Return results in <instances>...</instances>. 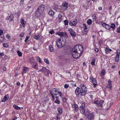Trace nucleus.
I'll return each instance as SVG.
<instances>
[{"label": "nucleus", "instance_id": "4d7b16f0", "mask_svg": "<svg viewBox=\"0 0 120 120\" xmlns=\"http://www.w3.org/2000/svg\"><path fill=\"white\" fill-rule=\"evenodd\" d=\"M69 86V85L67 84H65L64 86V87L65 88L67 89L68 88Z\"/></svg>", "mask_w": 120, "mask_h": 120}, {"label": "nucleus", "instance_id": "f704fd0d", "mask_svg": "<svg viewBox=\"0 0 120 120\" xmlns=\"http://www.w3.org/2000/svg\"><path fill=\"white\" fill-rule=\"evenodd\" d=\"M62 37H66L68 36L67 33H66L62 32Z\"/></svg>", "mask_w": 120, "mask_h": 120}, {"label": "nucleus", "instance_id": "de8ad7c7", "mask_svg": "<svg viewBox=\"0 0 120 120\" xmlns=\"http://www.w3.org/2000/svg\"><path fill=\"white\" fill-rule=\"evenodd\" d=\"M101 24L102 25V26L104 27H105L107 25V24H106L105 23L102 22H101Z\"/></svg>", "mask_w": 120, "mask_h": 120}, {"label": "nucleus", "instance_id": "c9c22d12", "mask_svg": "<svg viewBox=\"0 0 120 120\" xmlns=\"http://www.w3.org/2000/svg\"><path fill=\"white\" fill-rule=\"evenodd\" d=\"M3 36H1V38H0V41L2 42L4 40V36L3 35H2Z\"/></svg>", "mask_w": 120, "mask_h": 120}, {"label": "nucleus", "instance_id": "13d9d810", "mask_svg": "<svg viewBox=\"0 0 120 120\" xmlns=\"http://www.w3.org/2000/svg\"><path fill=\"white\" fill-rule=\"evenodd\" d=\"M62 32H60L58 34L61 37H62Z\"/></svg>", "mask_w": 120, "mask_h": 120}, {"label": "nucleus", "instance_id": "4be33fe9", "mask_svg": "<svg viewBox=\"0 0 120 120\" xmlns=\"http://www.w3.org/2000/svg\"><path fill=\"white\" fill-rule=\"evenodd\" d=\"M58 110L59 114H61L62 112V108L59 107L58 109Z\"/></svg>", "mask_w": 120, "mask_h": 120}, {"label": "nucleus", "instance_id": "f257e3e1", "mask_svg": "<svg viewBox=\"0 0 120 120\" xmlns=\"http://www.w3.org/2000/svg\"><path fill=\"white\" fill-rule=\"evenodd\" d=\"M72 51L81 55L83 51L82 46L80 45H76L74 46Z\"/></svg>", "mask_w": 120, "mask_h": 120}, {"label": "nucleus", "instance_id": "2eb2a0df", "mask_svg": "<svg viewBox=\"0 0 120 120\" xmlns=\"http://www.w3.org/2000/svg\"><path fill=\"white\" fill-rule=\"evenodd\" d=\"M117 52V54L115 58V60L116 62H118L119 59L120 53H118Z\"/></svg>", "mask_w": 120, "mask_h": 120}, {"label": "nucleus", "instance_id": "412c9836", "mask_svg": "<svg viewBox=\"0 0 120 120\" xmlns=\"http://www.w3.org/2000/svg\"><path fill=\"white\" fill-rule=\"evenodd\" d=\"M25 21H24L23 19L22 18L21 20H20V22L24 28L25 27Z\"/></svg>", "mask_w": 120, "mask_h": 120}, {"label": "nucleus", "instance_id": "6e6d98bb", "mask_svg": "<svg viewBox=\"0 0 120 120\" xmlns=\"http://www.w3.org/2000/svg\"><path fill=\"white\" fill-rule=\"evenodd\" d=\"M62 17V15L61 14H60L58 15V18L59 19H61V18Z\"/></svg>", "mask_w": 120, "mask_h": 120}, {"label": "nucleus", "instance_id": "e2e57ef3", "mask_svg": "<svg viewBox=\"0 0 120 120\" xmlns=\"http://www.w3.org/2000/svg\"><path fill=\"white\" fill-rule=\"evenodd\" d=\"M24 36V34H20V35L19 36L20 37L22 38Z\"/></svg>", "mask_w": 120, "mask_h": 120}, {"label": "nucleus", "instance_id": "ddd939ff", "mask_svg": "<svg viewBox=\"0 0 120 120\" xmlns=\"http://www.w3.org/2000/svg\"><path fill=\"white\" fill-rule=\"evenodd\" d=\"M108 83L106 86V87L109 88L110 90L111 89V87L112 86L111 85V81L110 80H109L108 81Z\"/></svg>", "mask_w": 120, "mask_h": 120}, {"label": "nucleus", "instance_id": "9d476101", "mask_svg": "<svg viewBox=\"0 0 120 120\" xmlns=\"http://www.w3.org/2000/svg\"><path fill=\"white\" fill-rule=\"evenodd\" d=\"M94 113H92L89 114L88 117V119L89 120H92L94 119Z\"/></svg>", "mask_w": 120, "mask_h": 120}, {"label": "nucleus", "instance_id": "58836bf2", "mask_svg": "<svg viewBox=\"0 0 120 120\" xmlns=\"http://www.w3.org/2000/svg\"><path fill=\"white\" fill-rule=\"evenodd\" d=\"M105 70L103 69L101 71V76H103L105 74Z\"/></svg>", "mask_w": 120, "mask_h": 120}, {"label": "nucleus", "instance_id": "1a4fd4ad", "mask_svg": "<svg viewBox=\"0 0 120 120\" xmlns=\"http://www.w3.org/2000/svg\"><path fill=\"white\" fill-rule=\"evenodd\" d=\"M68 3L67 2L64 3L62 4L63 8L65 10H66L68 8Z\"/></svg>", "mask_w": 120, "mask_h": 120}, {"label": "nucleus", "instance_id": "603ef678", "mask_svg": "<svg viewBox=\"0 0 120 120\" xmlns=\"http://www.w3.org/2000/svg\"><path fill=\"white\" fill-rule=\"evenodd\" d=\"M59 92L58 91H57L56 92H53V94H54L55 95H56L58 94L59 93Z\"/></svg>", "mask_w": 120, "mask_h": 120}, {"label": "nucleus", "instance_id": "dca6fc26", "mask_svg": "<svg viewBox=\"0 0 120 120\" xmlns=\"http://www.w3.org/2000/svg\"><path fill=\"white\" fill-rule=\"evenodd\" d=\"M32 65L33 67L34 68L36 69H38V65L37 63L36 62L35 63H34L32 64Z\"/></svg>", "mask_w": 120, "mask_h": 120}, {"label": "nucleus", "instance_id": "7ed1b4c3", "mask_svg": "<svg viewBox=\"0 0 120 120\" xmlns=\"http://www.w3.org/2000/svg\"><path fill=\"white\" fill-rule=\"evenodd\" d=\"M80 87L82 91V93L80 94V95L81 96H83L86 94L87 90V88L85 85L83 84L81 85Z\"/></svg>", "mask_w": 120, "mask_h": 120}, {"label": "nucleus", "instance_id": "c756f323", "mask_svg": "<svg viewBox=\"0 0 120 120\" xmlns=\"http://www.w3.org/2000/svg\"><path fill=\"white\" fill-rule=\"evenodd\" d=\"M92 23V21L90 19H88L87 21V24L89 25L91 24Z\"/></svg>", "mask_w": 120, "mask_h": 120}, {"label": "nucleus", "instance_id": "423d86ee", "mask_svg": "<svg viewBox=\"0 0 120 120\" xmlns=\"http://www.w3.org/2000/svg\"><path fill=\"white\" fill-rule=\"evenodd\" d=\"M90 81L91 82L93 83L94 87H95L96 86H97V83L96 82V80L95 79H94L93 78L90 77Z\"/></svg>", "mask_w": 120, "mask_h": 120}, {"label": "nucleus", "instance_id": "3c124183", "mask_svg": "<svg viewBox=\"0 0 120 120\" xmlns=\"http://www.w3.org/2000/svg\"><path fill=\"white\" fill-rule=\"evenodd\" d=\"M49 33L52 34L54 33V31L53 30H52L49 31Z\"/></svg>", "mask_w": 120, "mask_h": 120}, {"label": "nucleus", "instance_id": "f03ea898", "mask_svg": "<svg viewBox=\"0 0 120 120\" xmlns=\"http://www.w3.org/2000/svg\"><path fill=\"white\" fill-rule=\"evenodd\" d=\"M45 8V7L44 5H41L38 7L35 13V15L37 17L40 16L42 13L44 11Z\"/></svg>", "mask_w": 120, "mask_h": 120}, {"label": "nucleus", "instance_id": "bf43d9fd", "mask_svg": "<svg viewBox=\"0 0 120 120\" xmlns=\"http://www.w3.org/2000/svg\"><path fill=\"white\" fill-rule=\"evenodd\" d=\"M6 37L7 38L9 39H10L11 38L10 36L8 34H7L6 35Z\"/></svg>", "mask_w": 120, "mask_h": 120}, {"label": "nucleus", "instance_id": "c85d7f7f", "mask_svg": "<svg viewBox=\"0 0 120 120\" xmlns=\"http://www.w3.org/2000/svg\"><path fill=\"white\" fill-rule=\"evenodd\" d=\"M95 60V58L93 59L92 60L91 62V64L92 65H95L94 62Z\"/></svg>", "mask_w": 120, "mask_h": 120}, {"label": "nucleus", "instance_id": "5fc2aeb1", "mask_svg": "<svg viewBox=\"0 0 120 120\" xmlns=\"http://www.w3.org/2000/svg\"><path fill=\"white\" fill-rule=\"evenodd\" d=\"M52 91L53 92L52 94H53V92H56L57 91H58V90H54L53 89H52L51 90H50L49 91Z\"/></svg>", "mask_w": 120, "mask_h": 120}, {"label": "nucleus", "instance_id": "a18cd8bd", "mask_svg": "<svg viewBox=\"0 0 120 120\" xmlns=\"http://www.w3.org/2000/svg\"><path fill=\"white\" fill-rule=\"evenodd\" d=\"M30 37L29 36H27L26 37L25 40V41L26 42L27 40H28L29 39Z\"/></svg>", "mask_w": 120, "mask_h": 120}, {"label": "nucleus", "instance_id": "4468645a", "mask_svg": "<svg viewBox=\"0 0 120 120\" xmlns=\"http://www.w3.org/2000/svg\"><path fill=\"white\" fill-rule=\"evenodd\" d=\"M9 97L8 94H7L4 97L3 99L1 101L2 102H4L7 101Z\"/></svg>", "mask_w": 120, "mask_h": 120}, {"label": "nucleus", "instance_id": "052dcab7", "mask_svg": "<svg viewBox=\"0 0 120 120\" xmlns=\"http://www.w3.org/2000/svg\"><path fill=\"white\" fill-rule=\"evenodd\" d=\"M97 106H100V107H101L102 106V104L101 103H98V104L97 105Z\"/></svg>", "mask_w": 120, "mask_h": 120}, {"label": "nucleus", "instance_id": "6e6552de", "mask_svg": "<svg viewBox=\"0 0 120 120\" xmlns=\"http://www.w3.org/2000/svg\"><path fill=\"white\" fill-rule=\"evenodd\" d=\"M77 23V21L75 20H74L72 21H71L69 23L70 25L71 26H75Z\"/></svg>", "mask_w": 120, "mask_h": 120}, {"label": "nucleus", "instance_id": "393cba45", "mask_svg": "<svg viewBox=\"0 0 120 120\" xmlns=\"http://www.w3.org/2000/svg\"><path fill=\"white\" fill-rule=\"evenodd\" d=\"M14 108L17 109L19 110L21 109L20 107L18 106L15 105H13Z\"/></svg>", "mask_w": 120, "mask_h": 120}, {"label": "nucleus", "instance_id": "39448f33", "mask_svg": "<svg viewBox=\"0 0 120 120\" xmlns=\"http://www.w3.org/2000/svg\"><path fill=\"white\" fill-rule=\"evenodd\" d=\"M72 54L73 57L75 59H78L81 55V54L73 51H72Z\"/></svg>", "mask_w": 120, "mask_h": 120}, {"label": "nucleus", "instance_id": "a19ab883", "mask_svg": "<svg viewBox=\"0 0 120 120\" xmlns=\"http://www.w3.org/2000/svg\"><path fill=\"white\" fill-rule=\"evenodd\" d=\"M39 38V35H35L34 37V38L36 40H38Z\"/></svg>", "mask_w": 120, "mask_h": 120}, {"label": "nucleus", "instance_id": "5701e85b", "mask_svg": "<svg viewBox=\"0 0 120 120\" xmlns=\"http://www.w3.org/2000/svg\"><path fill=\"white\" fill-rule=\"evenodd\" d=\"M13 19V15H10L8 17V20L9 21H11Z\"/></svg>", "mask_w": 120, "mask_h": 120}, {"label": "nucleus", "instance_id": "338daca9", "mask_svg": "<svg viewBox=\"0 0 120 120\" xmlns=\"http://www.w3.org/2000/svg\"><path fill=\"white\" fill-rule=\"evenodd\" d=\"M78 107L75 108V110L76 112L77 111H78Z\"/></svg>", "mask_w": 120, "mask_h": 120}, {"label": "nucleus", "instance_id": "473e14b6", "mask_svg": "<svg viewBox=\"0 0 120 120\" xmlns=\"http://www.w3.org/2000/svg\"><path fill=\"white\" fill-rule=\"evenodd\" d=\"M72 108H75L78 107L77 105L75 104H73L72 105Z\"/></svg>", "mask_w": 120, "mask_h": 120}, {"label": "nucleus", "instance_id": "864d4df0", "mask_svg": "<svg viewBox=\"0 0 120 120\" xmlns=\"http://www.w3.org/2000/svg\"><path fill=\"white\" fill-rule=\"evenodd\" d=\"M24 3V0H21L20 2V5H22Z\"/></svg>", "mask_w": 120, "mask_h": 120}, {"label": "nucleus", "instance_id": "72a5a7b5", "mask_svg": "<svg viewBox=\"0 0 120 120\" xmlns=\"http://www.w3.org/2000/svg\"><path fill=\"white\" fill-rule=\"evenodd\" d=\"M52 92H53L52 91H50V94L52 96V98L53 99V101H54V100L55 99V98H54V96H53V94H52Z\"/></svg>", "mask_w": 120, "mask_h": 120}, {"label": "nucleus", "instance_id": "f3484780", "mask_svg": "<svg viewBox=\"0 0 120 120\" xmlns=\"http://www.w3.org/2000/svg\"><path fill=\"white\" fill-rule=\"evenodd\" d=\"M70 33L73 37H75L76 36L74 30H72L71 31H70Z\"/></svg>", "mask_w": 120, "mask_h": 120}, {"label": "nucleus", "instance_id": "774afa93", "mask_svg": "<svg viewBox=\"0 0 120 120\" xmlns=\"http://www.w3.org/2000/svg\"><path fill=\"white\" fill-rule=\"evenodd\" d=\"M93 19H94L95 20L96 19V16L95 15H93Z\"/></svg>", "mask_w": 120, "mask_h": 120}, {"label": "nucleus", "instance_id": "e433bc0d", "mask_svg": "<svg viewBox=\"0 0 120 120\" xmlns=\"http://www.w3.org/2000/svg\"><path fill=\"white\" fill-rule=\"evenodd\" d=\"M17 53L19 56H22V53L19 51L18 50L17 51Z\"/></svg>", "mask_w": 120, "mask_h": 120}, {"label": "nucleus", "instance_id": "ea45409f", "mask_svg": "<svg viewBox=\"0 0 120 120\" xmlns=\"http://www.w3.org/2000/svg\"><path fill=\"white\" fill-rule=\"evenodd\" d=\"M65 25H68V20H66L64 21Z\"/></svg>", "mask_w": 120, "mask_h": 120}, {"label": "nucleus", "instance_id": "6ab92c4d", "mask_svg": "<svg viewBox=\"0 0 120 120\" xmlns=\"http://www.w3.org/2000/svg\"><path fill=\"white\" fill-rule=\"evenodd\" d=\"M83 25L84 26V31L85 32H87L88 31V29H87V27L86 25L84 23L83 24Z\"/></svg>", "mask_w": 120, "mask_h": 120}, {"label": "nucleus", "instance_id": "9b49d317", "mask_svg": "<svg viewBox=\"0 0 120 120\" xmlns=\"http://www.w3.org/2000/svg\"><path fill=\"white\" fill-rule=\"evenodd\" d=\"M85 107L81 106L80 108V110L81 113L83 114V115L85 114Z\"/></svg>", "mask_w": 120, "mask_h": 120}, {"label": "nucleus", "instance_id": "37998d69", "mask_svg": "<svg viewBox=\"0 0 120 120\" xmlns=\"http://www.w3.org/2000/svg\"><path fill=\"white\" fill-rule=\"evenodd\" d=\"M105 27L107 29H110V27L109 25L107 24Z\"/></svg>", "mask_w": 120, "mask_h": 120}, {"label": "nucleus", "instance_id": "7c9ffc66", "mask_svg": "<svg viewBox=\"0 0 120 120\" xmlns=\"http://www.w3.org/2000/svg\"><path fill=\"white\" fill-rule=\"evenodd\" d=\"M3 45L4 47L8 48L9 47V45L7 43H4L3 44Z\"/></svg>", "mask_w": 120, "mask_h": 120}, {"label": "nucleus", "instance_id": "aec40b11", "mask_svg": "<svg viewBox=\"0 0 120 120\" xmlns=\"http://www.w3.org/2000/svg\"><path fill=\"white\" fill-rule=\"evenodd\" d=\"M105 50L106 53L108 54L110 52L112 51V50L109 48H106L105 49Z\"/></svg>", "mask_w": 120, "mask_h": 120}, {"label": "nucleus", "instance_id": "20e7f679", "mask_svg": "<svg viewBox=\"0 0 120 120\" xmlns=\"http://www.w3.org/2000/svg\"><path fill=\"white\" fill-rule=\"evenodd\" d=\"M65 44L64 41H61V40L60 39H59L56 42L57 46L59 48L63 47Z\"/></svg>", "mask_w": 120, "mask_h": 120}, {"label": "nucleus", "instance_id": "0eeeda50", "mask_svg": "<svg viewBox=\"0 0 120 120\" xmlns=\"http://www.w3.org/2000/svg\"><path fill=\"white\" fill-rule=\"evenodd\" d=\"M81 89L79 87H77L75 90V93L76 95H78L81 94Z\"/></svg>", "mask_w": 120, "mask_h": 120}, {"label": "nucleus", "instance_id": "c03bdc74", "mask_svg": "<svg viewBox=\"0 0 120 120\" xmlns=\"http://www.w3.org/2000/svg\"><path fill=\"white\" fill-rule=\"evenodd\" d=\"M94 103L97 105L99 103H100V101L98 100L95 101H94Z\"/></svg>", "mask_w": 120, "mask_h": 120}, {"label": "nucleus", "instance_id": "69168bd1", "mask_svg": "<svg viewBox=\"0 0 120 120\" xmlns=\"http://www.w3.org/2000/svg\"><path fill=\"white\" fill-rule=\"evenodd\" d=\"M102 41L100 40L99 41V44L100 45H101L102 44Z\"/></svg>", "mask_w": 120, "mask_h": 120}, {"label": "nucleus", "instance_id": "09e8293b", "mask_svg": "<svg viewBox=\"0 0 120 120\" xmlns=\"http://www.w3.org/2000/svg\"><path fill=\"white\" fill-rule=\"evenodd\" d=\"M117 31L118 33H120V26L119 27L117 28Z\"/></svg>", "mask_w": 120, "mask_h": 120}, {"label": "nucleus", "instance_id": "b1692460", "mask_svg": "<svg viewBox=\"0 0 120 120\" xmlns=\"http://www.w3.org/2000/svg\"><path fill=\"white\" fill-rule=\"evenodd\" d=\"M36 58L38 61L39 63H41V59L38 56H37L36 57Z\"/></svg>", "mask_w": 120, "mask_h": 120}, {"label": "nucleus", "instance_id": "a211bd4d", "mask_svg": "<svg viewBox=\"0 0 120 120\" xmlns=\"http://www.w3.org/2000/svg\"><path fill=\"white\" fill-rule=\"evenodd\" d=\"M28 69L27 68L25 67H24L23 68V71L22 72V75H23L24 73H25L27 71V69Z\"/></svg>", "mask_w": 120, "mask_h": 120}, {"label": "nucleus", "instance_id": "cd10ccee", "mask_svg": "<svg viewBox=\"0 0 120 120\" xmlns=\"http://www.w3.org/2000/svg\"><path fill=\"white\" fill-rule=\"evenodd\" d=\"M30 62L31 63V64H32L34 63H35L34 59L33 58H32L30 59Z\"/></svg>", "mask_w": 120, "mask_h": 120}, {"label": "nucleus", "instance_id": "49530a36", "mask_svg": "<svg viewBox=\"0 0 120 120\" xmlns=\"http://www.w3.org/2000/svg\"><path fill=\"white\" fill-rule=\"evenodd\" d=\"M54 102L55 103H57L58 104H59L60 103V101L58 100H56Z\"/></svg>", "mask_w": 120, "mask_h": 120}, {"label": "nucleus", "instance_id": "8fccbe9b", "mask_svg": "<svg viewBox=\"0 0 120 120\" xmlns=\"http://www.w3.org/2000/svg\"><path fill=\"white\" fill-rule=\"evenodd\" d=\"M3 32V30L1 29H0V36L1 35H3L2 34Z\"/></svg>", "mask_w": 120, "mask_h": 120}, {"label": "nucleus", "instance_id": "0e129e2a", "mask_svg": "<svg viewBox=\"0 0 120 120\" xmlns=\"http://www.w3.org/2000/svg\"><path fill=\"white\" fill-rule=\"evenodd\" d=\"M56 120H60V118L58 117V115L56 116Z\"/></svg>", "mask_w": 120, "mask_h": 120}, {"label": "nucleus", "instance_id": "4c0bfd02", "mask_svg": "<svg viewBox=\"0 0 120 120\" xmlns=\"http://www.w3.org/2000/svg\"><path fill=\"white\" fill-rule=\"evenodd\" d=\"M110 26L111 28L112 29H114L115 27V24L113 23L111 24Z\"/></svg>", "mask_w": 120, "mask_h": 120}, {"label": "nucleus", "instance_id": "2f4dec72", "mask_svg": "<svg viewBox=\"0 0 120 120\" xmlns=\"http://www.w3.org/2000/svg\"><path fill=\"white\" fill-rule=\"evenodd\" d=\"M49 48L50 50V51L51 52H53L54 51L52 45H50L49 46Z\"/></svg>", "mask_w": 120, "mask_h": 120}, {"label": "nucleus", "instance_id": "680f3d73", "mask_svg": "<svg viewBox=\"0 0 120 120\" xmlns=\"http://www.w3.org/2000/svg\"><path fill=\"white\" fill-rule=\"evenodd\" d=\"M48 71H47L46 72H47V73L45 74V75L46 76H48L49 75V72Z\"/></svg>", "mask_w": 120, "mask_h": 120}, {"label": "nucleus", "instance_id": "f8f14e48", "mask_svg": "<svg viewBox=\"0 0 120 120\" xmlns=\"http://www.w3.org/2000/svg\"><path fill=\"white\" fill-rule=\"evenodd\" d=\"M49 71L50 72V71L49 70H48L46 69V68L43 67L41 69H40L38 71H41V72H43L45 73H46V72L47 71Z\"/></svg>", "mask_w": 120, "mask_h": 120}, {"label": "nucleus", "instance_id": "bb28decb", "mask_svg": "<svg viewBox=\"0 0 120 120\" xmlns=\"http://www.w3.org/2000/svg\"><path fill=\"white\" fill-rule=\"evenodd\" d=\"M90 114V112H89V111H87L86 112V113L85 112V114H84V115L85 116H87L88 117V116Z\"/></svg>", "mask_w": 120, "mask_h": 120}, {"label": "nucleus", "instance_id": "a878e982", "mask_svg": "<svg viewBox=\"0 0 120 120\" xmlns=\"http://www.w3.org/2000/svg\"><path fill=\"white\" fill-rule=\"evenodd\" d=\"M49 14L51 16H52L54 14V12L52 11H49Z\"/></svg>", "mask_w": 120, "mask_h": 120}, {"label": "nucleus", "instance_id": "79ce46f5", "mask_svg": "<svg viewBox=\"0 0 120 120\" xmlns=\"http://www.w3.org/2000/svg\"><path fill=\"white\" fill-rule=\"evenodd\" d=\"M45 62L47 64H49V62L48 60L46 59H44Z\"/></svg>", "mask_w": 120, "mask_h": 120}]
</instances>
